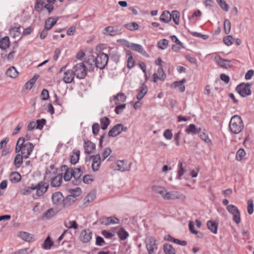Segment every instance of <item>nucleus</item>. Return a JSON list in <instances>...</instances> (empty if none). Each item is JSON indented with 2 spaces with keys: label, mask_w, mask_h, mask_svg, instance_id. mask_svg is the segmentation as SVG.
Masks as SVG:
<instances>
[{
  "label": "nucleus",
  "mask_w": 254,
  "mask_h": 254,
  "mask_svg": "<svg viewBox=\"0 0 254 254\" xmlns=\"http://www.w3.org/2000/svg\"><path fill=\"white\" fill-rule=\"evenodd\" d=\"M49 186L48 183L41 181L37 184H33L30 187L22 190L21 192L23 195H28L31 193L32 190H36V193L33 195V198L34 199H37L47 192Z\"/></svg>",
  "instance_id": "obj_1"
},
{
  "label": "nucleus",
  "mask_w": 254,
  "mask_h": 254,
  "mask_svg": "<svg viewBox=\"0 0 254 254\" xmlns=\"http://www.w3.org/2000/svg\"><path fill=\"white\" fill-rule=\"evenodd\" d=\"M34 149V145L29 142H25L24 137H20L17 141L15 147L16 153L21 152L24 158L27 159L29 157Z\"/></svg>",
  "instance_id": "obj_2"
},
{
  "label": "nucleus",
  "mask_w": 254,
  "mask_h": 254,
  "mask_svg": "<svg viewBox=\"0 0 254 254\" xmlns=\"http://www.w3.org/2000/svg\"><path fill=\"white\" fill-rule=\"evenodd\" d=\"M244 128V125L241 117L235 115L231 119L229 124V128L234 134L239 133Z\"/></svg>",
  "instance_id": "obj_3"
},
{
  "label": "nucleus",
  "mask_w": 254,
  "mask_h": 254,
  "mask_svg": "<svg viewBox=\"0 0 254 254\" xmlns=\"http://www.w3.org/2000/svg\"><path fill=\"white\" fill-rule=\"evenodd\" d=\"M126 99V95L122 92H119L114 96L113 101L116 105L114 111L123 110L125 109L126 105L124 103Z\"/></svg>",
  "instance_id": "obj_4"
},
{
  "label": "nucleus",
  "mask_w": 254,
  "mask_h": 254,
  "mask_svg": "<svg viewBox=\"0 0 254 254\" xmlns=\"http://www.w3.org/2000/svg\"><path fill=\"white\" fill-rule=\"evenodd\" d=\"M109 60L108 56L102 52L99 53L96 58L95 66L97 68L103 69L107 65Z\"/></svg>",
  "instance_id": "obj_5"
},
{
  "label": "nucleus",
  "mask_w": 254,
  "mask_h": 254,
  "mask_svg": "<svg viewBox=\"0 0 254 254\" xmlns=\"http://www.w3.org/2000/svg\"><path fill=\"white\" fill-rule=\"evenodd\" d=\"M73 69L75 76L78 79H83L86 76V66L83 63L75 64Z\"/></svg>",
  "instance_id": "obj_6"
},
{
  "label": "nucleus",
  "mask_w": 254,
  "mask_h": 254,
  "mask_svg": "<svg viewBox=\"0 0 254 254\" xmlns=\"http://www.w3.org/2000/svg\"><path fill=\"white\" fill-rule=\"evenodd\" d=\"M131 167V163L126 160H118L115 164L112 165V168L114 170L124 172L129 171Z\"/></svg>",
  "instance_id": "obj_7"
},
{
  "label": "nucleus",
  "mask_w": 254,
  "mask_h": 254,
  "mask_svg": "<svg viewBox=\"0 0 254 254\" xmlns=\"http://www.w3.org/2000/svg\"><path fill=\"white\" fill-rule=\"evenodd\" d=\"M251 85V83H241L237 86L236 90L242 97H244L251 95L250 87Z\"/></svg>",
  "instance_id": "obj_8"
},
{
  "label": "nucleus",
  "mask_w": 254,
  "mask_h": 254,
  "mask_svg": "<svg viewBox=\"0 0 254 254\" xmlns=\"http://www.w3.org/2000/svg\"><path fill=\"white\" fill-rule=\"evenodd\" d=\"M227 211L233 215V220L237 224L241 222L240 212L239 209L234 205L230 204L227 206Z\"/></svg>",
  "instance_id": "obj_9"
},
{
  "label": "nucleus",
  "mask_w": 254,
  "mask_h": 254,
  "mask_svg": "<svg viewBox=\"0 0 254 254\" xmlns=\"http://www.w3.org/2000/svg\"><path fill=\"white\" fill-rule=\"evenodd\" d=\"M127 128L122 124H118L114 126L108 132L110 137H116L119 135L122 131H127Z\"/></svg>",
  "instance_id": "obj_10"
},
{
  "label": "nucleus",
  "mask_w": 254,
  "mask_h": 254,
  "mask_svg": "<svg viewBox=\"0 0 254 254\" xmlns=\"http://www.w3.org/2000/svg\"><path fill=\"white\" fill-rule=\"evenodd\" d=\"M146 247L149 254H155L157 249L155 239L153 237L147 238L146 240Z\"/></svg>",
  "instance_id": "obj_11"
},
{
  "label": "nucleus",
  "mask_w": 254,
  "mask_h": 254,
  "mask_svg": "<svg viewBox=\"0 0 254 254\" xmlns=\"http://www.w3.org/2000/svg\"><path fill=\"white\" fill-rule=\"evenodd\" d=\"M121 33V29L118 26H109L105 28L103 31V34L111 36H115Z\"/></svg>",
  "instance_id": "obj_12"
},
{
  "label": "nucleus",
  "mask_w": 254,
  "mask_h": 254,
  "mask_svg": "<svg viewBox=\"0 0 254 254\" xmlns=\"http://www.w3.org/2000/svg\"><path fill=\"white\" fill-rule=\"evenodd\" d=\"M92 233L89 229H85L81 231L79 236V240L84 243L89 242L92 239Z\"/></svg>",
  "instance_id": "obj_13"
},
{
  "label": "nucleus",
  "mask_w": 254,
  "mask_h": 254,
  "mask_svg": "<svg viewBox=\"0 0 254 254\" xmlns=\"http://www.w3.org/2000/svg\"><path fill=\"white\" fill-rule=\"evenodd\" d=\"M84 64H86V68L89 71H93L95 66V58L93 55L87 56L84 60Z\"/></svg>",
  "instance_id": "obj_14"
},
{
  "label": "nucleus",
  "mask_w": 254,
  "mask_h": 254,
  "mask_svg": "<svg viewBox=\"0 0 254 254\" xmlns=\"http://www.w3.org/2000/svg\"><path fill=\"white\" fill-rule=\"evenodd\" d=\"M90 159L92 160V168L93 171H97L101 165V158L100 154H97L95 155L91 156Z\"/></svg>",
  "instance_id": "obj_15"
},
{
  "label": "nucleus",
  "mask_w": 254,
  "mask_h": 254,
  "mask_svg": "<svg viewBox=\"0 0 254 254\" xmlns=\"http://www.w3.org/2000/svg\"><path fill=\"white\" fill-rule=\"evenodd\" d=\"M75 76L73 70L68 69L64 73L63 77V81L66 84L70 83L73 81Z\"/></svg>",
  "instance_id": "obj_16"
},
{
  "label": "nucleus",
  "mask_w": 254,
  "mask_h": 254,
  "mask_svg": "<svg viewBox=\"0 0 254 254\" xmlns=\"http://www.w3.org/2000/svg\"><path fill=\"white\" fill-rule=\"evenodd\" d=\"M214 59L217 64L223 68H228L231 66L230 61L222 59L219 55L216 56Z\"/></svg>",
  "instance_id": "obj_17"
},
{
  "label": "nucleus",
  "mask_w": 254,
  "mask_h": 254,
  "mask_svg": "<svg viewBox=\"0 0 254 254\" xmlns=\"http://www.w3.org/2000/svg\"><path fill=\"white\" fill-rule=\"evenodd\" d=\"M52 200L54 204L57 205H60L64 201L63 194L59 191L54 193L52 196Z\"/></svg>",
  "instance_id": "obj_18"
},
{
  "label": "nucleus",
  "mask_w": 254,
  "mask_h": 254,
  "mask_svg": "<svg viewBox=\"0 0 254 254\" xmlns=\"http://www.w3.org/2000/svg\"><path fill=\"white\" fill-rule=\"evenodd\" d=\"M95 144L90 141H87L84 142V149L85 153L87 154H91L93 152L95 149Z\"/></svg>",
  "instance_id": "obj_19"
},
{
  "label": "nucleus",
  "mask_w": 254,
  "mask_h": 254,
  "mask_svg": "<svg viewBox=\"0 0 254 254\" xmlns=\"http://www.w3.org/2000/svg\"><path fill=\"white\" fill-rule=\"evenodd\" d=\"M166 78V74L162 67H159L157 73L153 74V81L156 82L157 80H164Z\"/></svg>",
  "instance_id": "obj_20"
},
{
  "label": "nucleus",
  "mask_w": 254,
  "mask_h": 254,
  "mask_svg": "<svg viewBox=\"0 0 254 254\" xmlns=\"http://www.w3.org/2000/svg\"><path fill=\"white\" fill-rule=\"evenodd\" d=\"M62 171H64L65 173L64 175V179L65 181H69L72 176V169H69L66 165H63L61 167Z\"/></svg>",
  "instance_id": "obj_21"
},
{
  "label": "nucleus",
  "mask_w": 254,
  "mask_h": 254,
  "mask_svg": "<svg viewBox=\"0 0 254 254\" xmlns=\"http://www.w3.org/2000/svg\"><path fill=\"white\" fill-rule=\"evenodd\" d=\"M130 49L132 50H134L143 56H146L147 54L146 52L144 51L142 46L139 44H134V43H130L128 46Z\"/></svg>",
  "instance_id": "obj_22"
},
{
  "label": "nucleus",
  "mask_w": 254,
  "mask_h": 254,
  "mask_svg": "<svg viewBox=\"0 0 254 254\" xmlns=\"http://www.w3.org/2000/svg\"><path fill=\"white\" fill-rule=\"evenodd\" d=\"M63 182L62 174H58L51 179V185L53 187H58L61 186Z\"/></svg>",
  "instance_id": "obj_23"
},
{
  "label": "nucleus",
  "mask_w": 254,
  "mask_h": 254,
  "mask_svg": "<svg viewBox=\"0 0 254 254\" xmlns=\"http://www.w3.org/2000/svg\"><path fill=\"white\" fill-rule=\"evenodd\" d=\"M179 198H180V194L176 191H166L163 195V198L166 200L174 199Z\"/></svg>",
  "instance_id": "obj_24"
},
{
  "label": "nucleus",
  "mask_w": 254,
  "mask_h": 254,
  "mask_svg": "<svg viewBox=\"0 0 254 254\" xmlns=\"http://www.w3.org/2000/svg\"><path fill=\"white\" fill-rule=\"evenodd\" d=\"M58 20V17H49L45 21L44 27L48 30H50L57 23Z\"/></svg>",
  "instance_id": "obj_25"
},
{
  "label": "nucleus",
  "mask_w": 254,
  "mask_h": 254,
  "mask_svg": "<svg viewBox=\"0 0 254 254\" xmlns=\"http://www.w3.org/2000/svg\"><path fill=\"white\" fill-rule=\"evenodd\" d=\"M119 222L120 220L119 219L115 217L111 216L104 218L102 220L101 223L105 225H109L111 224H119Z\"/></svg>",
  "instance_id": "obj_26"
},
{
  "label": "nucleus",
  "mask_w": 254,
  "mask_h": 254,
  "mask_svg": "<svg viewBox=\"0 0 254 254\" xmlns=\"http://www.w3.org/2000/svg\"><path fill=\"white\" fill-rule=\"evenodd\" d=\"M200 128H196L194 124H190L185 129L188 134H196L199 133Z\"/></svg>",
  "instance_id": "obj_27"
},
{
  "label": "nucleus",
  "mask_w": 254,
  "mask_h": 254,
  "mask_svg": "<svg viewBox=\"0 0 254 254\" xmlns=\"http://www.w3.org/2000/svg\"><path fill=\"white\" fill-rule=\"evenodd\" d=\"M80 151L75 149L73 151L72 155L70 156V163L73 165L76 164L79 159Z\"/></svg>",
  "instance_id": "obj_28"
},
{
  "label": "nucleus",
  "mask_w": 254,
  "mask_h": 254,
  "mask_svg": "<svg viewBox=\"0 0 254 254\" xmlns=\"http://www.w3.org/2000/svg\"><path fill=\"white\" fill-rule=\"evenodd\" d=\"M207 226L208 229L213 234H216L217 233L218 225L215 222L209 220L207 222Z\"/></svg>",
  "instance_id": "obj_29"
},
{
  "label": "nucleus",
  "mask_w": 254,
  "mask_h": 254,
  "mask_svg": "<svg viewBox=\"0 0 254 254\" xmlns=\"http://www.w3.org/2000/svg\"><path fill=\"white\" fill-rule=\"evenodd\" d=\"M6 74L10 78H15L18 75V72L14 66L10 67L6 71Z\"/></svg>",
  "instance_id": "obj_30"
},
{
  "label": "nucleus",
  "mask_w": 254,
  "mask_h": 254,
  "mask_svg": "<svg viewBox=\"0 0 254 254\" xmlns=\"http://www.w3.org/2000/svg\"><path fill=\"white\" fill-rule=\"evenodd\" d=\"M9 44L10 42L7 36H5L0 40V48L2 50H6L9 47Z\"/></svg>",
  "instance_id": "obj_31"
},
{
  "label": "nucleus",
  "mask_w": 254,
  "mask_h": 254,
  "mask_svg": "<svg viewBox=\"0 0 254 254\" xmlns=\"http://www.w3.org/2000/svg\"><path fill=\"white\" fill-rule=\"evenodd\" d=\"M171 19V13L168 11H164L160 17V20L165 23H168Z\"/></svg>",
  "instance_id": "obj_32"
},
{
  "label": "nucleus",
  "mask_w": 254,
  "mask_h": 254,
  "mask_svg": "<svg viewBox=\"0 0 254 254\" xmlns=\"http://www.w3.org/2000/svg\"><path fill=\"white\" fill-rule=\"evenodd\" d=\"M186 82L185 79H183L179 81H175L173 83V85L175 87H179L180 92H183L185 90V86L183 84Z\"/></svg>",
  "instance_id": "obj_33"
},
{
  "label": "nucleus",
  "mask_w": 254,
  "mask_h": 254,
  "mask_svg": "<svg viewBox=\"0 0 254 254\" xmlns=\"http://www.w3.org/2000/svg\"><path fill=\"white\" fill-rule=\"evenodd\" d=\"M46 4V0H37L34 7L35 10L38 12L41 11Z\"/></svg>",
  "instance_id": "obj_34"
},
{
  "label": "nucleus",
  "mask_w": 254,
  "mask_h": 254,
  "mask_svg": "<svg viewBox=\"0 0 254 254\" xmlns=\"http://www.w3.org/2000/svg\"><path fill=\"white\" fill-rule=\"evenodd\" d=\"M23 155L20 154H17L14 158V164L16 168H19L23 163Z\"/></svg>",
  "instance_id": "obj_35"
},
{
  "label": "nucleus",
  "mask_w": 254,
  "mask_h": 254,
  "mask_svg": "<svg viewBox=\"0 0 254 254\" xmlns=\"http://www.w3.org/2000/svg\"><path fill=\"white\" fill-rule=\"evenodd\" d=\"M152 190L154 192L160 194L163 197L165 192H166V190L164 188L157 185L152 186Z\"/></svg>",
  "instance_id": "obj_36"
},
{
  "label": "nucleus",
  "mask_w": 254,
  "mask_h": 254,
  "mask_svg": "<svg viewBox=\"0 0 254 254\" xmlns=\"http://www.w3.org/2000/svg\"><path fill=\"white\" fill-rule=\"evenodd\" d=\"M164 252L165 254H175V250L172 245L165 244L163 246Z\"/></svg>",
  "instance_id": "obj_37"
},
{
  "label": "nucleus",
  "mask_w": 254,
  "mask_h": 254,
  "mask_svg": "<svg viewBox=\"0 0 254 254\" xmlns=\"http://www.w3.org/2000/svg\"><path fill=\"white\" fill-rule=\"evenodd\" d=\"M246 155V153L244 149L240 148L236 152V159L238 161L242 160Z\"/></svg>",
  "instance_id": "obj_38"
},
{
  "label": "nucleus",
  "mask_w": 254,
  "mask_h": 254,
  "mask_svg": "<svg viewBox=\"0 0 254 254\" xmlns=\"http://www.w3.org/2000/svg\"><path fill=\"white\" fill-rule=\"evenodd\" d=\"M19 236L23 240L29 242L33 238V235L25 232H21L19 233Z\"/></svg>",
  "instance_id": "obj_39"
},
{
  "label": "nucleus",
  "mask_w": 254,
  "mask_h": 254,
  "mask_svg": "<svg viewBox=\"0 0 254 254\" xmlns=\"http://www.w3.org/2000/svg\"><path fill=\"white\" fill-rule=\"evenodd\" d=\"M117 234L120 239L124 240L128 236V233L123 228H120L117 232Z\"/></svg>",
  "instance_id": "obj_40"
},
{
  "label": "nucleus",
  "mask_w": 254,
  "mask_h": 254,
  "mask_svg": "<svg viewBox=\"0 0 254 254\" xmlns=\"http://www.w3.org/2000/svg\"><path fill=\"white\" fill-rule=\"evenodd\" d=\"M110 123V121L108 118L104 117V118H101L100 119L101 128L103 130L106 129L108 127V126L109 125Z\"/></svg>",
  "instance_id": "obj_41"
},
{
  "label": "nucleus",
  "mask_w": 254,
  "mask_h": 254,
  "mask_svg": "<svg viewBox=\"0 0 254 254\" xmlns=\"http://www.w3.org/2000/svg\"><path fill=\"white\" fill-rule=\"evenodd\" d=\"M53 243L51 240L50 237L48 236L42 245V248L45 250H49L53 245Z\"/></svg>",
  "instance_id": "obj_42"
},
{
  "label": "nucleus",
  "mask_w": 254,
  "mask_h": 254,
  "mask_svg": "<svg viewBox=\"0 0 254 254\" xmlns=\"http://www.w3.org/2000/svg\"><path fill=\"white\" fill-rule=\"evenodd\" d=\"M72 176L73 177L77 180L79 179L82 175V171H81L80 168H74V169H72Z\"/></svg>",
  "instance_id": "obj_43"
},
{
  "label": "nucleus",
  "mask_w": 254,
  "mask_h": 254,
  "mask_svg": "<svg viewBox=\"0 0 254 254\" xmlns=\"http://www.w3.org/2000/svg\"><path fill=\"white\" fill-rule=\"evenodd\" d=\"M10 179L11 182H18L21 180L20 175L18 172H13L10 175Z\"/></svg>",
  "instance_id": "obj_44"
},
{
  "label": "nucleus",
  "mask_w": 254,
  "mask_h": 254,
  "mask_svg": "<svg viewBox=\"0 0 254 254\" xmlns=\"http://www.w3.org/2000/svg\"><path fill=\"white\" fill-rule=\"evenodd\" d=\"M171 15V18H173V20L175 24L178 25L179 24L180 13L177 10H174Z\"/></svg>",
  "instance_id": "obj_45"
},
{
  "label": "nucleus",
  "mask_w": 254,
  "mask_h": 254,
  "mask_svg": "<svg viewBox=\"0 0 254 254\" xmlns=\"http://www.w3.org/2000/svg\"><path fill=\"white\" fill-rule=\"evenodd\" d=\"M64 226L68 229H77L78 225L75 221H69L68 223L64 222Z\"/></svg>",
  "instance_id": "obj_46"
},
{
  "label": "nucleus",
  "mask_w": 254,
  "mask_h": 254,
  "mask_svg": "<svg viewBox=\"0 0 254 254\" xmlns=\"http://www.w3.org/2000/svg\"><path fill=\"white\" fill-rule=\"evenodd\" d=\"M179 170L178 171L177 179L179 180L182 179L181 177L184 175L185 172V170L183 167V163L179 161L178 164Z\"/></svg>",
  "instance_id": "obj_47"
},
{
  "label": "nucleus",
  "mask_w": 254,
  "mask_h": 254,
  "mask_svg": "<svg viewBox=\"0 0 254 254\" xmlns=\"http://www.w3.org/2000/svg\"><path fill=\"white\" fill-rule=\"evenodd\" d=\"M69 192L70 194V196H73L75 197L76 196H79L81 192V190L79 188L77 187L74 189H70Z\"/></svg>",
  "instance_id": "obj_48"
},
{
  "label": "nucleus",
  "mask_w": 254,
  "mask_h": 254,
  "mask_svg": "<svg viewBox=\"0 0 254 254\" xmlns=\"http://www.w3.org/2000/svg\"><path fill=\"white\" fill-rule=\"evenodd\" d=\"M168 43L169 41L167 40L164 39L158 41V46L161 49L164 50L167 47Z\"/></svg>",
  "instance_id": "obj_49"
},
{
  "label": "nucleus",
  "mask_w": 254,
  "mask_h": 254,
  "mask_svg": "<svg viewBox=\"0 0 254 254\" xmlns=\"http://www.w3.org/2000/svg\"><path fill=\"white\" fill-rule=\"evenodd\" d=\"M125 27L130 31H134L138 28V25L135 22H130L126 24Z\"/></svg>",
  "instance_id": "obj_50"
},
{
  "label": "nucleus",
  "mask_w": 254,
  "mask_h": 254,
  "mask_svg": "<svg viewBox=\"0 0 254 254\" xmlns=\"http://www.w3.org/2000/svg\"><path fill=\"white\" fill-rule=\"evenodd\" d=\"M146 92H147V87L146 86L142 87V88L139 91V93L136 95V98L138 100H141L144 97V96L146 93Z\"/></svg>",
  "instance_id": "obj_51"
},
{
  "label": "nucleus",
  "mask_w": 254,
  "mask_h": 254,
  "mask_svg": "<svg viewBox=\"0 0 254 254\" xmlns=\"http://www.w3.org/2000/svg\"><path fill=\"white\" fill-rule=\"evenodd\" d=\"M217 2L219 4L220 7L224 11H228L229 10V6L223 0H216Z\"/></svg>",
  "instance_id": "obj_52"
},
{
  "label": "nucleus",
  "mask_w": 254,
  "mask_h": 254,
  "mask_svg": "<svg viewBox=\"0 0 254 254\" xmlns=\"http://www.w3.org/2000/svg\"><path fill=\"white\" fill-rule=\"evenodd\" d=\"M224 28L226 34H228L231 30V23L228 19H225L224 22Z\"/></svg>",
  "instance_id": "obj_53"
},
{
  "label": "nucleus",
  "mask_w": 254,
  "mask_h": 254,
  "mask_svg": "<svg viewBox=\"0 0 254 254\" xmlns=\"http://www.w3.org/2000/svg\"><path fill=\"white\" fill-rule=\"evenodd\" d=\"M46 123V120L44 119L38 120L36 121V128L42 129Z\"/></svg>",
  "instance_id": "obj_54"
},
{
  "label": "nucleus",
  "mask_w": 254,
  "mask_h": 254,
  "mask_svg": "<svg viewBox=\"0 0 254 254\" xmlns=\"http://www.w3.org/2000/svg\"><path fill=\"white\" fill-rule=\"evenodd\" d=\"M248 207L247 210L249 214H252L254 212V203L252 199H249L248 200Z\"/></svg>",
  "instance_id": "obj_55"
},
{
  "label": "nucleus",
  "mask_w": 254,
  "mask_h": 254,
  "mask_svg": "<svg viewBox=\"0 0 254 254\" xmlns=\"http://www.w3.org/2000/svg\"><path fill=\"white\" fill-rule=\"evenodd\" d=\"M233 38L232 36L229 35L223 38V42L227 46H230L233 42Z\"/></svg>",
  "instance_id": "obj_56"
},
{
  "label": "nucleus",
  "mask_w": 254,
  "mask_h": 254,
  "mask_svg": "<svg viewBox=\"0 0 254 254\" xmlns=\"http://www.w3.org/2000/svg\"><path fill=\"white\" fill-rule=\"evenodd\" d=\"M163 136L167 140H171L173 136L171 130L169 129H166L164 131Z\"/></svg>",
  "instance_id": "obj_57"
},
{
  "label": "nucleus",
  "mask_w": 254,
  "mask_h": 254,
  "mask_svg": "<svg viewBox=\"0 0 254 254\" xmlns=\"http://www.w3.org/2000/svg\"><path fill=\"white\" fill-rule=\"evenodd\" d=\"M199 137L200 138L203 140L205 142L207 143H211V140L209 139L208 135H207L206 134H205V133L204 132H201V133H200L199 134Z\"/></svg>",
  "instance_id": "obj_58"
},
{
  "label": "nucleus",
  "mask_w": 254,
  "mask_h": 254,
  "mask_svg": "<svg viewBox=\"0 0 254 254\" xmlns=\"http://www.w3.org/2000/svg\"><path fill=\"white\" fill-rule=\"evenodd\" d=\"M134 60H133L132 57L130 56L128 57L127 62V67L130 69L133 67L134 65Z\"/></svg>",
  "instance_id": "obj_59"
},
{
  "label": "nucleus",
  "mask_w": 254,
  "mask_h": 254,
  "mask_svg": "<svg viewBox=\"0 0 254 254\" xmlns=\"http://www.w3.org/2000/svg\"><path fill=\"white\" fill-rule=\"evenodd\" d=\"M111 152H112V150L110 148H105L103 151V154H102V156H103L102 160L103 161L106 158H107L110 155Z\"/></svg>",
  "instance_id": "obj_60"
},
{
  "label": "nucleus",
  "mask_w": 254,
  "mask_h": 254,
  "mask_svg": "<svg viewBox=\"0 0 254 254\" xmlns=\"http://www.w3.org/2000/svg\"><path fill=\"white\" fill-rule=\"evenodd\" d=\"M93 180V177L91 175H86L83 177V181L85 184H90Z\"/></svg>",
  "instance_id": "obj_61"
},
{
  "label": "nucleus",
  "mask_w": 254,
  "mask_h": 254,
  "mask_svg": "<svg viewBox=\"0 0 254 254\" xmlns=\"http://www.w3.org/2000/svg\"><path fill=\"white\" fill-rule=\"evenodd\" d=\"M105 244V242L103 238L100 236L96 237V245L99 246H103Z\"/></svg>",
  "instance_id": "obj_62"
},
{
  "label": "nucleus",
  "mask_w": 254,
  "mask_h": 254,
  "mask_svg": "<svg viewBox=\"0 0 254 254\" xmlns=\"http://www.w3.org/2000/svg\"><path fill=\"white\" fill-rule=\"evenodd\" d=\"M95 196L94 194L89 193L88 194L84 199V203L87 202L89 203L92 202L95 198Z\"/></svg>",
  "instance_id": "obj_63"
},
{
  "label": "nucleus",
  "mask_w": 254,
  "mask_h": 254,
  "mask_svg": "<svg viewBox=\"0 0 254 254\" xmlns=\"http://www.w3.org/2000/svg\"><path fill=\"white\" fill-rule=\"evenodd\" d=\"M43 100H47L49 98V92L47 89H44L41 94Z\"/></svg>",
  "instance_id": "obj_64"
}]
</instances>
